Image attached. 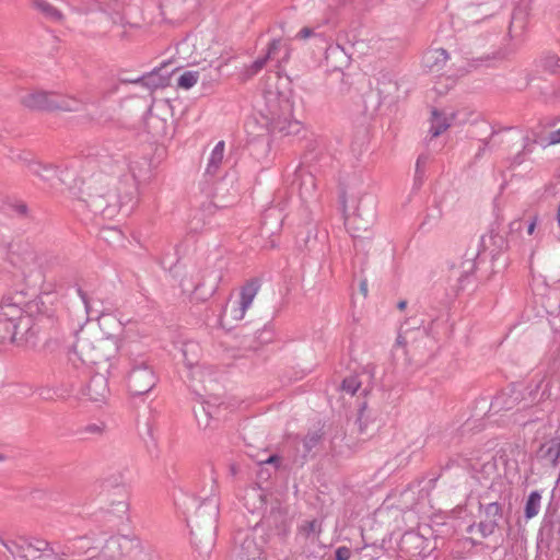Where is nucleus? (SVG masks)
<instances>
[{
    "mask_svg": "<svg viewBox=\"0 0 560 560\" xmlns=\"http://www.w3.org/2000/svg\"><path fill=\"white\" fill-rule=\"evenodd\" d=\"M557 220H559V224H560V206H559V213H557Z\"/></svg>",
    "mask_w": 560,
    "mask_h": 560,
    "instance_id": "nucleus-28",
    "label": "nucleus"
},
{
    "mask_svg": "<svg viewBox=\"0 0 560 560\" xmlns=\"http://www.w3.org/2000/svg\"><path fill=\"white\" fill-rule=\"evenodd\" d=\"M453 116H446L438 110L431 112V135L441 136L451 126Z\"/></svg>",
    "mask_w": 560,
    "mask_h": 560,
    "instance_id": "nucleus-10",
    "label": "nucleus"
},
{
    "mask_svg": "<svg viewBox=\"0 0 560 560\" xmlns=\"http://www.w3.org/2000/svg\"><path fill=\"white\" fill-rule=\"evenodd\" d=\"M222 275L212 269H205L198 275V281L192 290V299L205 302L215 293Z\"/></svg>",
    "mask_w": 560,
    "mask_h": 560,
    "instance_id": "nucleus-5",
    "label": "nucleus"
},
{
    "mask_svg": "<svg viewBox=\"0 0 560 560\" xmlns=\"http://www.w3.org/2000/svg\"><path fill=\"white\" fill-rule=\"evenodd\" d=\"M406 307V302H399V308L404 310Z\"/></svg>",
    "mask_w": 560,
    "mask_h": 560,
    "instance_id": "nucleus-27",
    "label": "nucleus"
},
{
    "mask_svg": "<svg viewBox=\"0 0 560 560\" xmlns=\"http://www.w3.org/2000/svg\"><path fill=\"white\" fill-rule=\"evenodd\" d=\"M199 80V73L196 71H186L180 74L177 79V86L188 90L192 85L197 84Z\"/></svg>",
    "mask_w": 560,
    "mask_h": 560,
    "instance_id": "nucleus-15",
    "label": "nucleus"
},
{
    "mask_svg": "<svg viewBox=\"0 0 560 560\" xmlns=\"http://www.w3.org/2000/svg\"><path fill=\"white\" fill-rule=\"evenodd\" d=\"M540 494L538 491H534L528 495L525 505V516L530 520L538 515L540 509Z\"/></svg>",
    "mask_w": 560,
    "mask_h": 560,
    "instance_id": "nucleus-12",
    "label": "nucleus"
},
{
    "mask_svg": "<svg viewBox=\"0 0 560 560\" xmlns=\"http://www.w3.org/2000/svg\"><path fill=\"white\" fill-rule=\"evenodd\" d=\"M35 7L37 10L49 15L50 18H56V19L60 18L59 11L56 8L51 7V4L45 0H36Z\"/></svg>",
    "mask_w": 560,
    "mask_h": 560,
    "instance_id": "nucleus-17",
    "label": "nucleus"
},
{
    "mask_svg": "<svg viewBox=\"0 0 560 560\" xmlns=\"http://www.w3.org/2000/svg\"><path fill=\"white\" fill-rule=\"evenodd\" d=\"M0 460H2V455H0Z\"/></svg>",
    "mask_w": 560,
    "mask_h": 560,
    "instance_id": "nucleus-30",
    "label": "nucleus"
},
{
    "mask_svg": "<svg viewBox=\"0 0 560 560\" xmlns=\"http://www.w3.org/2000/svg\"><path fill=\"white\" fill-rule=\"evenodd\" d=\"M148 375L149 376V373L148 372H139V373H135L133 375V380L136 381L137 378H140L142 376H145Z\"/></svg>",
    "mask_w": 560,
    "mask_h": 560,
    "instance_id": "nucleus-23",
    "label": "nucleus"
},
{
    "mask_svg": "<svg viewBox=\"0 0 560 560\" xmlns=\"http://www.w3.org/2000/svg\"><path fill=\"white\" fill-rule=\"evenodd\" d=\"M361 291H363L364 294H366V284L361 283Z\"/></svg>",
    "mask_w": 560,
    "mask_h": 560,
    "instance_id": "nucleus-26",
    "label": "nucleus"
},
{
    "mask_svg": "<svg viewBox=\"0 0 560 560\" xmlns=\"http://www.w3.org/2000/svg\"><path fill=\"white\" fill-rule=\"evenodd\" d=\"M83 108V101L72 95L56 93L54 112H79Z\"/></svg>",
    "mask_w": 560,
    "mask_h": 560,
    "instance_id": "nucleus-9",
    "label": "nucleus"
},
{
    "mask_svg": "<svg viewBox=\"0 0 560 560\" xmlns=\"http://www.w3.org/2000/svg\"><path fill=\"white\" fill-rule=\"evenodd\" d=\"M540 456L548 460L551 465H555L557 459L560 457V438H553L545 442L540 446Z\"/></svg>",
    "mask_w": 560,
    "mask_h": 560,
    "instance_id": "nucleus-11",
    "label": "nucleus"
},
{
    "mask_svg": "<svg viewBox=\"0 0 560 560\" xmlns=\"http://www.w3.org/2000/svg\"><path fill=\"white\" fill-rule=\"evenodd\" d=\"M195 55L200 57L203 60H213L217 58L218 54V45L213 43L210 37H200L197 43L194 45Z\"/></svg>",
    "mask_w": 560,
    "mask_h": 560,
    "instance_id": "nucleus-8",
    "label": "nucleus"
},
{
    "mask_svg": "<svg viewBox=\"0 0 560 560\" xmlns=\"http://www.w3.org/2000/svg\"><path fill=\"white\" fill-rule=\"evenodd\" d=\"M266 62H267V58L256 59V61L250 65V68H249L250 74H255L258 71H260Z\"/></svg>",
    "mask_w": 560,
    "mask_h": 560,
    "instance_id": "nucleus-20",
    "label": "nucleus"
},
{
    "mask_svg": "<svg viewBox=\"0 0 560 560\" xmlns=\"http://www.w3.org/2000/svg\"><path fill=\"white\" fill-rule=\"evenodd\" d=\"M350 549L347 547H340L336 550V560H349L350 559Z\"/></svg>",
    "mask_w": 560,
    "mask_h": 560,
    "instance_id": "nucleus-19",
    "label": "nucleus"
},
{
    "mask_svg": "<svg viewBox=\"0 0 560 560\" xmlns=\"http://www.w3.org/2000/svg\"><path fill=\"white\" fill-rule=\"evenodd\" d=\"M223 152L224 143L221 141L217 143L214 149L211 151L208 172H215L220 167L223 160Z\"/></svg>",
    "mask_w": 560,
    "mask_h": 560,
    "instance_id": "nucleus-13",
    "label": "nucleus"
},
{
    "mask_svg": "<svg viewBox=\"0 0 560 560\" xmlns=\"http://www.w3.org/2000/svg\"><path fill=\"white\" fill-rule=\"evenodd\" d=\"M301 532L306 536L312 533L319 534V525L316 521H307L301 526Z\"/></svg>",
    "mask_w": 560,
    "mask_h": 560,
    "instance_id": "nucleus-18",
    "label": "nucleus"
},
{
    "mask_svg": "<svg viewBox=\"0 0 560 560\" xmlns=\"http://www.w3.org/2000/svg\"><path fill=\"white\" fill-rule=\"evenodd\" d=\"M266 462H267V463H272V462H273V457L271 456V457H270V458H268Z\"/></svg>",
    "mask_w": 560,
    "mask_h": 560,
    "instance_id": "nucleus-29",
    "label": "nucleus"
},
{
    "mask_svg": "<svg viewBox=\"0 0 560 560\" xmlns=\"http://www.w3.org/2000/svg\"><path fill=\"white\" fill-rule=\"evenodd\" d=\"M313 36V30L308 26H303L300 32L296 33V38L305 40Z\"/></svg>",
    "mask_w": 560,
    "mask_h": 560,
    "instance_id": "nucleus-21",
    "label": "nucleus"
},
{
    "mask_svg": "<svg viewBox=\"0 0 560 560\" xmlns=\"http://www.w3.org/2000/svg\"><path fill=\"white\" fill-rule=\"evenodd\" d=\"M57 92L32 91L21 96V104L32 110L54 112V102Z\"/></svg>",
    "mask_w": 560,
    "mask_h": 560,
    "instance_id": "nucleus-6",
    "label": "nucleus"
},
{
    "mask_svg": "<svg viewBox=\"0 0 560 560\" xmlns=\"http://www.w3.org/2000/svg\"><path fill=\"white\" fill-rule=\"evenodd\" d=\"M549 142H550V144H559L560 143V128L549 135Z\"/></svg>",
    "mask_w": 560,
    "mask_h": 560,
    "instance_id": "nucleus-22",
    "label": "nucleus"
},
{
    "mask_svg": "<svg viewBox=\"0 0 560 560\" xmlns=\"http://www.w3.org/2000/svg\"><path fill=\"white\" fill-rule=\"evenodd\" d=\"M43 299L23 291L4 295L0 300V327L18 345H34L38 322L44 316Z\"/></svg>",
    "mask_w": 560,
    "mask_h": 560,
    "instance_id": "nucleus-1",
    "label": "nucleus"
},
{
    "mask_svg": "<svg viewBox=\"0 0 560 560\" xmlns=\"http://www.w3.org/2000/svg\"><path fill=\"white\" fill-rule=\"evenodd\" d=\"M292 113L293 104L288 98L282 101L279 113H275V116H277L275 117L277 128L279 131L284 132V135H298L302 129L301 122L293 119Z\"/></svg>",
    "mask_w": 560,
    "mask_h": 560,
    "instance_id": "nucleus-7",
    "label": "nucleus"
},
{
    "mask_svg": "<svg viewBox=\"0 0 560 560\" xmlns=\"http://www.w3.org/2000/svg\"><path fill=\"white\" fill-rule=\"evenodd\" d=\"M534 230H535V221H533L530 223V225H528L527 233L532 235L534 233Z\"/></svg>",
    "mask_w": 560,
    "mask_h": 560,
    "instance_id": "nucleus-25",
    "label": "nucleus"
},
{
    "mask_svg": "<svg viewBox=\"0 0 560 560\" xmlns=\"http://www.w3.org/2000/svg\"><path fill=\"white\" fill-rule=\"evenodd\" d=\"M119 320L112 315H103L98 327H84L77 334L71 354L83 364H96L107 358L117 342Z\"/></svg>",
    "mask_w": 560,
    "mask_h": 560,
    "instance_id": "nucleus-2",
    "label": "nucleus"
},
{
    "mask_svg": "<svg viewBox=\"0 0 560 560\" xmlns=\"http://www.w3.org/2000/svg\"><path fill=\"white\" fill-rule=\"evenodd\" d=\"M9 560H55V556L44 541H21L10 550Z\"/></svg>",
    "mask_w": 560,
    "mask_h": 560,
    "instance_id": "nucleus-4",
    "label": "nucleus"
},
{
    "mask_svg": "<svg viewBox=\"0 0 560 560\" xmlns=\"http://www.w3.org/2000/svg\"><path fill=\"white\" fill-rule=\"evenodd\" d=\"M488 509H490V510L494 511L495 513H498V512H499V505H498V503H491V504H489V505H488Z\"/></svg>",
    "mask_w": 560,
    "mask_h": 560,
    "instance_id": "nucleus-24",
    "label": "nucleus"
},
{
    "mask_svg": "<svg viewBox=\"0 0 560 560\" xmlns=\"http://www.w3.org/2000/svg\"><path fill=\"white\" fill-rule=\"evenodd\" d=\"M258 292L256 283L252 282L241 288L237 298L228 302L223 318L228 322H241L247 308L252 306Z\"/></svg>",
    "mask_w": 560,
    "mask_h": 560,
    "instance_id": "nucleus-3",
    "label": "nucleus"
},
{
    "mask_svg": "<svg viewBox=\"0 0 560 560\" xmlns=\"http://www.w3.org/2000/svg\"><path fill=\"white\" fill-rule=\"evenodd\" d=\"M361 387V382L358 375H350L342 381V392L353 396L357 392H359Z\"/></svg>",
    "mask_w": 560,
    "mask_h": 560,
    "instance_id": "nucleus-16",
    "label": "nucleus"
},
{
    "mask_svg": "<svg viewBox=\"0 0 560 560\" xmlns=\"http://www.w3.org/2000/svg\"><path fill=\"white\" fill-rule=\"evenodd\" d=\"M446 60L447 54L443 48L435 49L427 55V65L429 68L438 65H445Z\"/></svg>",
    "mask_w": 560,
    "mask_h": 560,
    "instance_id": "nucleus-14",
    "label": "nucleus"
}]
</instances>
